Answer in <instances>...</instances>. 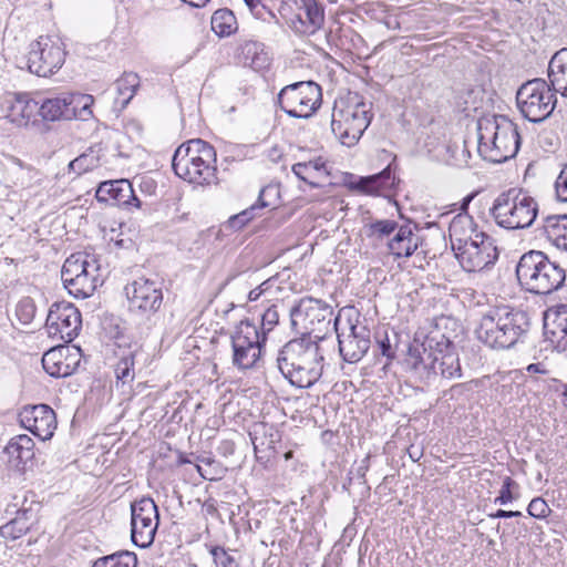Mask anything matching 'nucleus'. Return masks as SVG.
<instances>
[{"label": "nucleus", "mask_w": 567, "mask_h": 567, "mask_svg": "<svg viewBox=\"0 0 567 567\" xmlns=\"http://www.w3.org/2000/svg\"><path fill=\"white\" fill-rule=\"evenodd\" d=\"M369 461H370V455H367L360 463V465L358 466L357 468V476L362 480V482L364 483L365 482V474L369 470Z\"/></svg>", "instance_id": "obj_58"}, {"label": "nucleus", "mask_w": 567, "mask_h": 567, "mask_svg": "<svg viewBox=\"0 0 567 567\" xmlns=\"http://www.w3.org/2000/svg\"><path fill=\"white\" fill-rule=\"evenodd\" d=\"M94 99L89 94L62 93L39 102L40 116L44 121L72 120L76 116L92 115Z\"/></svg>", "instance_id": "obj_16"}, {"label": "nucleus", "mask_w": 567, "mask_h": 567, "mask_svg": "<svg viewBox=\"0 0 567 567\" xmlns=\"http://www.w3.org/2000/svg\"><path fill=\"white\" fill-rule=\"evenodd\" d=\"M80 362L81 349L79 347H54L42 357L43 369L54 378H66L73 374Z\"/></svg>", "instance_id": "obj_21"}, {"label": "nucleus", "mask_w": 567, "mask_h": 567, "mask_svg": "<svg viewBox=\"0 0 567 567\" xmlns=\"http://www.w3.org/2000/svg\"><path fill=\"white\" fill-rule=\"evenodd\" d=\"M527 372L529 373H545L546 370L543 368V364L542 363H530L527 368H526Z\"/></svg>", "instance_id": "obj_61"}, {"label": "nucleus", "mask_w": 567, "mask_h": 567, "mask_svg": "<svg viewBox=\"0 0 567 567\" xmlns=\"http://www.w3.org/2000/svg\"><path fill=\"white\" fill-rule=\"evenodd\" d=\"M417 246L419 237L409 225L400 226L394 237L388 243L389 250L395 258L411 257Z\"/></svg>", "instance_id": "obj_31"}, {"label": "nucleus", "mask_w": 567, "mask_h": 567, "mask_svg": "<svg viewBox=\"0 0 567 567\" xmlns=\"http://www.w3.org/2000/svg\"><path fill=\"white\" fill-rule=\"evenodd\" d=\"M33 169L24 165L19 158L11 157L6 165V182L13 186L25 187L30 185L33 177Z\"/></svg>", "instance_id": "obj_37"}, {"label": "nucleus", "mask_w": 567, "mask_h": 567, "mask_svg": "<svg viewBox=\"0 0 567 567\" xmlns=\"http://www.w3.org/2000/svg\"><path fill=\"white\" fill-rule=\"evenodd\" d=\"M434 354L437 357V374L445 379L461 378L462 370L455 346L445 336L436 339Z\"/></svg>", "instance_id": "obj_25"}, {"label": "nucleus", "mask_w": 567, "mask_h": 567, "mask_svg": "<svg viewBox=\"0 0 567 567\" xmlns=\"http://www.w3.org/2000/svg\"><path fill=\"white\" fill-rule=\"evenodd\" d=\"M267 188H262L259 193L258 203L255 205H251L249 208L240 212L241 219L244 221L249 223L255 217V212L260 208L269 207L270 204L264 200V196L267 193Z\"/></svg>", "instance_id": "obj_51"}, {"label": "nucleus", "mask_w": 567, "mask_h": 567, "mask_svg": "<svg viewBox=\"0 0 567 567\" xmlns=\"http://www.w3.org/2000/svg\"><path fill=\"white\" fill-rule=\"evenodd\" d=\"M20 424L42 441L50 440L56 429V415L47 404L24 406L19 413Z\"/></svg>", "instance_id": "obj_20"}, {"label": "nucleus", "mask_w": 567, "mask_h": 567, "mask_svg": "<svg viewBox=\"0 0 567 567\" xmlns=\"http://www.w3.org/2000/svg\"><path fill=\"white\" fill-rule=\"evenodd\" d=\"M16 506L13 505L12 507L16 508ZM7 513H16V517L0 527V535L6 539H18L30 529L33 514L27 508L11 511L10 506L7 508Z\"/></svg>", "instance_id": "obj_33"}, {"label": "nucleus", "mask_w": 567, "mask_h": 567, "mask_svg": "<svg viewBox=\"0 0 567 567\" xmlns=\"http://www.w3.org/2000/svg\"><path fill=\"white\" fill-rule=\"evenodd\" d=\"M136 555L130 551L115 553L96 559L93 567H136Z\"/></svg>", "instance_id": "obj_40"}, {"label": "nucleus", "mask_w": 567, "mask_h": 567, "mask_svg": "<svg viewBox=\"0 0 567 567\" xmlns=\"http://www.w3.org/2000/svg\"><path fill=\"white\" fill-rule=\"evenodd\" d=\"M65 61V51L59 40L40 37L30 44L27 66L38 76H49L60 70Z\"/></svg>", "instance_id": "obj_15"}, {"label": "nucleus", "mask_w": 567, "mask_h": 567, "mask_svg": "<svg viewBox=\"0 0 567 567\" xmlns=\"http://www.w3.org/2000/svg\"><path fill=\"white\" fill-rule=\"evenodd\" d=\"M516 485V483L509 477L506 476L503 481L502 488L499 491V495L495 498V503L501 505H506L513 501L512 487Z\"/></svg>", "instance_id": "obj_52"}, {"label": "nucleus", "mask_w": 567, "mask_h": 567, "mask_svg": "<svg viewBox=\"0 0 567 567\" xmlns=\"http://www.w3.org/2000/svg\"><path fill=\"white\" fill-rule=\"evenodd\" d=\"M334 330L338 337L339 352L342 359L349 363L359 362L368 352L371 346V331L365 321L348 317L342 322V315L334 318Z\"/></svg>", "instance_id": "obj_10"}, {"label": "nucleus", "mask_w": 567, "mask_h": 567, "mask_svg": "<svg viewBox=\"0 0 567 567\" xmlns=\"http://www.w3.org/2000/svg\"><path fill=\"white\" fill-rule=\"evenodd\" d=\"M290 28L297 34H313L308 27L306 18H303L301 13L297 14L293 19H291Z\"/></svg>", "instance_id": "obj_55"}, {"label": "nucleus", "mask_w": 567, "mask_h": 567, "mask_svg": "<svg viewBox=\"0 0 567 567\" xmlns=\"http://www.w3.org/2000/svg\"><path fill=\"white\" fill-rule=\"evenodd\" d=\"M321 100V87L313 81L286 85L278 94L280 109L295 118H309L320 106Z\"/></svg>", "instance_id": "obj_11"}, {"label": "nucleus", "mask_w": 567, "mask_h": 567, "mask_svg": "<svg viewBox=\"0 0 567 567\" xmlns=\"http://www.w3.org/2000/svg\"><path fill=\"white\" fill-rule=\"evenodd\" d=\"M546 80L536 78L520 85L516 93L517 106L525 118L533 123L546 120L555 110L557 99Z\"/></svg>", "instance_id": "obj_9"}, {"label": "nucleus", "mask_w": 567, "mask_h": 567, "mask_svg": "<svg viewBox=\"0 0 567 567\" xmlns=\"http://www.w3.org/2000/svg\"><path fill=\"white\" fill-rule=\"evenodd\" d=\"M435 334L427 338L426 343L410 346L404 365L421 382L427 383L437 375V357L434 354Z\"/></svg>", "instance_id": "obj_18"}, {"label": "nucleus", "mask_w": 567, "mask_h": 567, "mask_svg": "<svg viewBox=\"0 0 567 567\" xmlns=\"http://www.w3.org/2000/svg\"><path fill=\"white\" fill-rule=\"evenodd\" d=\"M547 341L559 352L567 350V308L549 309L544 317Z\"/></svg>", "instance_id": "obj_24"}, {"label": "nucleus", "mask_w": 567, "mask_h": 567, "mask_svg": "<svg viewBox=\"0 0 567 567\" xmlns=\"http://www.w3.org/2000/svg\"><path fill=\"white\" fill-rule=\"evenodd\" d=\"M95 197L99 202L118 207H140L141 202L136 197L130 181L121 178L100 183Z\"/></svg>", "instance_id": "obj_23"}, {"label": "nucleus", "mask_w": 567, "mask_h": 567, "mask_svg": "<svg viewBox=\"0 0 567 567\" xmlns=\"http://www.w3.org/2000/svg\"><path fill=\"white\" fill-rule=\"evenodd\" d=\"M489 213L496 225L504 229H526L538 215V204L526 190L509 188L495 198Z\"/></svg>", "instance_id": "obj_6"}, {"label": "nucleus", "mask_w": 567, "mask_h": 567, "mask_svg": "<svg viewBox=\"0 0 567 567\" xmlns=\"http://www.w3.org/2000/svg\"><path fill=\"white\" fill-rule=\"evenodd\" d=\"M399 229L398 223L392 219H378L365 225V235L375 240H382Z\"/></svg>", "instance_id": "obj_42"}, {"label": "nucleus", "mask_w": 567, "mask_h": 567, "mask_svg": "<svg viewBox=\"0 0 567 567\" xmlns=\"http://www.w3.org/2000/svg\"><path fill=\"white\" fill-rule=\"evenodd\" d=\"M40 115L39 102L28 94H17L12 101L7 117L18 126H27Z\"/></svg>", "instance_id": "obj_27"}, {"label": "nucleus", "mask_w": 567, "mask_h": 567, "mask_svg": "<svg viewBox=\"0 0 567 567\" xmlns=\"http://www.w3.org/2000/svg\"><path fill=\"white\" fill-rule=\"evenodd\" d=\"M217 154L213 145L200 138L181 144L172 159L174 173L185 182L199 186L218 183Z\"/></svg>", "instance_id": "obj_3"}, {"label": "nucleus", "mask_w": 567, "mask_h": 567, "mask_svg": "<svg viewBox=\"0 0 567 567\" xmlns=\"http://www.w3.org/2000/svg\"><path fill=\"white\" fill-rule=\"evenodd\" d=\"M460 266L467 272L482 271L493 266L498 259L495 239L481 240L477 245L454 252Z\"/></svg>", "instance_id": "obj_22"}, {"label": "nucleus", "mask_w": 567, "mask_h": 567, "mask_svg": "<svg viewBox=\"0 0 567 567\" xmlns=\"http://www.w3.org/2000/svg\"><path fill=\"white\" fill-rule=\"evenodd\" d=\"M292 172L295 175L300 178L301 181L310 184L316 185L311 178L313 177V173L311 172V165H307L305 163H297L292 166Z\"/></svg>", "instance_id": "obj_54"}, {"label": "nucleus", "mask_w": 567, "mask_h": 567, "mask_svg": "<svg viewBox=\"0 0 567 567\" xmlns=\"http://www.w3.org/2000/svg\"><path fill=\"white\" fill-rule=\"evenodd\" d=\"M212 30L220 38L229 37L238 29L234 12L227 8L216 10L210 20Z\"/></svg>", "instance_id": "obj_38"}, {"label": "nucleus", "mask_w": 567, "mask_h": 567, "mask_svg": "<svg viewBox=\"0 0 567 567\" xmlns=\"http://www.w3.org/2000/svg\"><path fill=\"white\" fill-rule=\"evenodd\" d=\"M82 324L79 309L68 301L54 302L49 310L45 327L51 338L71 342Z\"/></svg>", "instance_id": "obj_17"}, {"label": "nucleus", "mask_w": 567, "mask_h": 567, "mask_svg": "<svg viewBox=\"0 0 567 567\" xmlns=\"http://www.w3.org/2000/svg\"><path fill=\"white\" fill-rule=\"evenodd\" d=\"M162 286L158 280L140 277L124 288L130 311L145 317L150 323L147 329L156 323V315L163 305Z\"/></svg>", "instance_id": "obj_12"}, {"label": "nucleus", "mask_w": 567, "mask_h": 567, "mask_svg": "<svg viewBox=\"0 0 567 567\" xmlns=\"http://www.w3.org/2000/svg\"><path fill=\"white\" fill-rule=\"evenodd\" d=\"M527 512L534 518L544 519L549 515L550 508L544 498L535 497L528 504Z\"/></svg>", "instance_id": "obj_50"}, {"label": "nucleus", "mask_w": 567, "mask_h": 567, "mask_svg": "<svg viewBox=\"0 0 567 567\" xmlns=\"http://www.w3.org/2000/svg\"><path fill=\"white\" fill-rule=\"evenodd\" d=\"M209 553L216 567H239L237 559L221 546H212Z\"/></svg>", "instance_id": "obj_47"}, {"label": "nucleus", "mask_w": 567, "mask_h": 567, "mask_svg": "<svg viewBox=\"0 0 567 567\" xmlns=\"http://www.w3.org/2000/svg\"><path fill=\"white\" fill-rule=\"evenodd\" d=\"M520 145L517 126L505 116L478 123L477 151L484 159L502 163L514 157Z\"/></svg>", "instance_id": "obj_5"}, {"label": "nucleus", "mask_w": 567, "mask_h": 567, "mask_svg": "<svg viewBox=\"0 0 567 567\" xmlns=\"http://www.w3.org/2000/svg\"><path fill=\"white\" fill-rule=\"evenodd\" d=\"M547 75L554 92L567 97V48L560 49L551 56Z\"/></svg>", "instance_id": "obj_30"}, {"label": "nucleus", "mask_w": 567, "mask_h": 567, "mask_svg": "<svg viewBox=\"0 0 567 567\" xmlns=\"http://www.w3.org/2000/svg\"><path fill=\"white\" fill-rule=\"evenodd\" d=\"M245 225L246 221L241 219L240 214L231 216L227 221V226L235 230L241 229Z\"/></svg>", "instance_id": "obj_59"}, {"label": "nucleus", "mask_w": 567, "mask_h": 567, "mask_svg": "<svg viewBox=\"0 0 567 567\" xmlns=\"http://www.w3.org/2000/svg\"><path fill=\"white\" fill-rule=\"evenodd\" d=\"M279 322V313L275 306L269 307L261 316V330L260 334H264L267 339V333L270 332L276 324Z\"/></svg>", "instance_id": "obj_49"}, {"label": "nucleus", "mask_w": 567, "mask_h": 567, "mask_svg": "<svg viewBox=\"0 0 567 567\" xmlns=\"http://www.w3.org/2000/svg\"><path fill=\"white\" fill-rule=\"evenodd\" d=\"M136 354V352L130 351L120 358L114 369L117 384L121 382L124 385L134 380V360Z\"/></svg>", "instance_id": "obj_41"}, {"label": "nucleus", "mask_w": 567, "mask_h": 567, "mask_svg": "<svg viewBox=\"0 0 567 567\" xmlns=\"http://www.w3.org/2000/svg\"><path fill=\"white\" fill-rule=\"evenodd\" d=\"M249 436L255 451L274 450L279 441V433L274 425L256 422L251 425Z\"/></svg>", "instance_id": "obj_36"}, {"label": "nucleus", "mask_w": 567, "mask_h": 567, "mask_svg": "<svg viewBox=\"0 0 567 567\" xmlns=\"http://www.w3.org/2000/svg\"><path fill=\"white\" fill-rule=\"evenodd\" d=\"M140 85V78L136 73H124L121 79L116 81V87L120 95L124 96L123 106L128 104L133 99Z\"/></svg>", "instance_id": "obj_43"}, {"label": "nucleus", "mask_w": 567, "mask_h": 567, "mask_svg": "<svg viewBox=\"0 0 567 567\" xmlns=\"http://www.w3.org/2000/svg\"><path fill=\"white\" fill-rule=\"evenodd\" d=\"M563 395L567 396V384L564 385V392Z\"/></svg>", "instance_id": "obj_63"}, {"label": "nucleus", "mask_w": 567, "mask_h": 567, "mask_svg": "<svg viewBox=\"0 0 567 567\" xmlns=\"http://www.w3.org/2000/svg\"><path fill=\"white\" fill-rule=\"evenodd\" d=\"M522 516V512L519 511H505L498 509L494 514H489L492 518H512Z\"/></svg>", "instance_id": "obj_57"}, {"label": "nucleus", "mask_w": 567, "mask_h": 567, "mask_svg": "<svg viewBox=\"0 0 567 567\" xmlns=\"http://www.w3.org/2000/svg\"><path fill=\"white\" fill-rule=\"evenodd\" d=\"M529 330L530 318L525 310L502 305L482 316L475 333L485 346L505 350L524 342Z\"/></svg>", "instance_id": "obj_2"}, {"label": "nucleus", "mask_w": 567, "mask_h": 567, "mask_svg": "<svg viewBox=\"0 0 567 567\" xmlns=\"http://www.w3.org/2000/svg\"><path fill=\"white\" fill-rule=\"evenodd\" d=\"M271 286V279H267L264 282H261L258 287L250 290L248 293V300L249 301H256L260 298L261 295H264Z\"/></svg>", "instance_id": "obj_56"}, {"label": "nucleus", "mask_w": 567, "mask_h": 567, "mask_svg": "<svg viewBox=\"0 0 567 567\" xmlns=\"http://www.w3.org/2000/svg\"><path fill=\"white\" fill-rule=\"evenodd\" d=\"M372 104L365 101L336 104L332 111L331 130L341 144L358 143L372 120Z\"/></svg>", "instance_id": "obj_8"}, {"label": "nucleus", "mask_w": 567, "mask_h": 567, "mask_svg": "<svg viewBox=\"0 0 567 567\" xmlns=\"http://www.w3.org/2000/svg\"><path fill=\"white\" fill-rule=\"evenodd\" d=\"M233 364L239 370L257 367L266 338L249 320H241L231 333Z\"/></svg>", "instance_id": "obj_13"}, {"label": "nucleus", "mask_w": 567, "mask_h": 567, "mask_svg": "<svg viewBox=\"0 0 567 567\" xmlns=\"http://www.w3.org/2000/svg\"><path fill=\"white\" fill-rule=\"evenodd\" d=\"M449 237L453 252L475 246L483 239L484 241L494 239L492 236L481 230L474 218L466 212L460 213L453 217L449 227Z\"/></svg>", "instance_id": "obj_19"}, {"label": "nucleus", "mask_w": 567, "mask_h": 567, "mask_svg": "<svg viewBox=\"0 0 567 567\" xmlns=\"http://www.w3.org/2000/svg\"><path fill=\"white\" fill-rule=\"evenodd\" d=\"M131 517L159 518L157 505L153 498L144 496L131 504Z\"/></svg>", "instance_id": "obj_44"}, {"label": "nucleus", "mask_w": 567, "mask_h": 567, "mask_svg": "<svg viewBox=\"0 0 567 567\" xmlns=\"http://www.w3.org/2000/svg\"><path fill=\"white\" fill-rule=\"evenodd\" d=\"M395 185V177L390 166L379 174L361 177L358 182V188L369 195H379L384 190L391 189Z\"/></svg>", "instance_id": "obj_35"}, {"label": "nucleus", "mask_w": 567, "mask_h": 567, "mask_svg": "<svg viewBox=\"0 0 567 567\" xmlns=\"http://www.w3.org/2000/svg\"><path fill=\"white\" fill-rule=\"evenodd\" d=\"M245 4L248 7L250 12L257 18L261 20H267V16L275 20L278 23V19L276 14L269 10L260 0H243Z\"/></svg>", "instance_id": "obj_48"}, {"label": "nucleus", "mask_w": 567, "mask_h": 567, "mask_svg": "<svg viewBox=\"0 0 567 567\" xmlns=\"http://www.w3.org/2000/svg\"><path fill=\"white\" fill-rule=\"evenodd\" d=\"M555 189L558 200L567 202V164L556 179Z\"/></svg>", "instance_id": "obj_53"}, {"label": "nucleus", "mask_w": 567, "mask_h": 567, "mask_svg": "<svg viewBox=\"0 0 567 567\" xmlns=\"http://www.w3.org/2000/svg\"><path fill=\"white\" fill-rule=\"evenodd\" d=\"M291 323L293 327L301 326L305 330L302 336L315 334L313 340L319 341L321 333H326L333 319L331 306L318 299L301 300L291 309Z\"/></svg>", "instance_id": "obj_14"}, {"label": "nucleus", "mask_w": 567, "mask_h": 567, "mask_svg": "<svg viewBox=\"0 0 567 567\" xmlns=\"http://www.w3.org/2000/svg\"><path fill=\"white\" fill-rule=\"evenodd\" d=\"M159 524V518L154 517H131V539L132 543L141 548H146L153 544L155 534Z\"/></svg>", "instance_id": "obj_32"}, {"label": "nucleus", "mask_w": 567, "mask_h": 567, "mask_svg": "<svg viewBox=\"0 0 567 567\" xmlns=\"http://www.w3.org/2000/svg\"><path fill=\"white\" fill-rule=\"evenodd\" d=\"M323 355L319 342L301 336L288 341L277 354V367L293 386L307 389L322 375Z\"/></svg>", "instance_id": "obj_1"}, {"label": "nucleus", "mask_w": 567, "mask_h": 567, "mask_svg": "<svg viewBox=\"0 0 567 567\" xmlns=\"http://www.w3.org/2000/svg\"><path fill=\"white\" fill-rule=\"evenodd\" d=\"M516 276L526 291L535 295H550L559 290L566 280V270L557 261L539 250L525 252L517 266Z\"/></svg>", "instance_id": "obj_4"}, {"label": "nucleus", "mask_w": 567, "mask_h": 567, "mask_svg": "<svg viewBox=\"0 0 567 567\" xmlns=\"http://www.w3.org/2000/svg\"><path fill=\"white\" fill-rule=\"evenodd\" d=\"M107 151V145L103 142L91 145L85 152L69 163V171L81 175L109 163Z\"/></svg>", "instance_id": "obj_26"}, {"label": "nucleus", "mask_w": 567, "mask_h": 567, "mask_svg": "<svg viewBox=\"0 0 567 567\" xmlns=\"http://www.w3.org/2000/svg\"><path fill=\"white\" fill-rule=\"evenodd\" d=\"M240 54L243 63L256 71L264 70L270 64V56L261 42L254 40L244 42L240 47Z\"/></svg>", "instance_id": "obj_34"}, {"label": "nucleus", "mask_w": 567, "mask_h": 567, "mask_svg": "<svg viewBox=\"0 0 567 567\" xmlns=\"http://www.w3.org/2000/svg\"><path fill=\"white\" fill-rule=\"evenodd\" d=\"M37 312V307L32 298L23 297L16 306V317L23 326L30 324Z\"/></svg>", "instance_id": "obj_46"}, {"label": "nucleus", "mask_w": 567, "mask_h": 567, "mask_svg": "<svg viewBox=\"0 0 567 567\" xmlns=\"http://www.w3.org/2000/svg\"><path fill=\"white\" fill-rule=\"evenodd\" d=\"M472 198H473V195H470V196L464 198L463 204H462V209L463 210L467 209V206H468L470 202L472 200Z\"/></svg>", "instance_id": "obj_62"}, {"label": "nucleus", "mask_w": 567, "mask_h": 567, "mask_svg": "<svg viewBox=\"0 0 567 567\" xmlns=\"http://www.w3.org/2000/svg\"><path fill=\"white\" fill-rule=\"evenodd\" d=\"M306 164L311 165L312 173H320L321 171H326V164L321 158L306 162Z\"/></svg>", "instance_id": "obj_60"}, {"label": "nucleus", "mask_w": 567, "mask_h": 567, "mask_svg": "<svg viewBox=\"0 0 567 567\" xmlns=\"http://www.w3.org/2000/svg\"><path fill=\"white\" fill-rule=\"evenodd\" d=\"M34 442L27 435L21 434L12 437L7 444L4 452L9 457V462L17 468L24 470L28 462L34 456Z\"/></svg>", "instance_id": "obj_29"}, {"label": "nucleus", "mask_w": 567, "mask_h": 567, "mask_svg": "<svg viewBox=\"0 0 567 567\" xmlns=\"http://www.w3.org/2000/svg\"><path fill=\"white\" fill-rule=\"evenodd\" d=\"M61 279L69 293L87 298L104 281L99 259L87 252H75L62 266Z\"/></svg>", "instance_id": "obj_7"}, {"label": "nucleus", "mask_w": 567, "mask_h": 567, "mask_svg": "<svg viewBox=\"0 0 567 567\" xmlns=\"http://www.w3.org/2000/svg\"><path fill=\"white\" fill-rule=\"evenodd\" d=\"M298 8L305 13L309 29L315 34L324 23V9L318 0H299Z\"/></svg>", "instance_id": "obj_39"}, {"label": "nucleus", "mask_w": 567, "mask_h": 567, "mask_svg": "<svg viewBox=\"0 0 567 567\" xmlns=\"http://www.w3.org/2000/svg\"><path fill=\"white\" fill-rule=\"evenodd\" d=\"M398 334L395 332L390 337L386 332L383 337L377 339V348L380 354L385 358L384 367L394 360L398 349Z\"/></svg>", "instance_id": "obj_45"}, {"label": "nucleus", "mask_w": 567, "mask_h": 567, "mask_svg": "<svg viewBox=\"0 0 567 567\" xmlns=\"http://www.w3.org/2000/svg\"><path fill=\"white\" fill-rule=\"evenodd\" d=\"M539 231L557 249L567 251V214L545 217Z\"/></svg>", "instance_id": "obj_28"}]
</instances>
